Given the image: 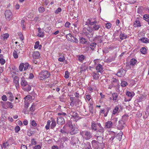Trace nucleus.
Listing matches in <instances>:
<instances>
[{
  "instance_id": "nucleus-17",
  "label": "nucleus",
  "mask_w": 149,
  "mask_h": 149,
  "mask_svg": "<svg viewBox=\"0 0 149 149\" xmlns=\"http://www.w3.org/2000/svg\"><path fill=\"white\" fill-rule=\"evenodd\" d=\"M40 55V54L38 51H34L33 54V57L34 58L37 59L38 58Z\"/></svg>"
},
{
  "instance_id": "nucleus-41",
  "label": "nucleus",
  "mask_w": 149,
  "mask_h": 149,
  "mask_svg": "<svg viewBox=\"0 0 149 149\" xmlns=\"http://www.w3.org/2000/svg\"><path fill=\"white\" fill-rule=\"evenodd\" d=\"M13 56L15 59L17 58L18 57L17 51L14 50L13 53Z\"/></svg>"
},
{
  "instance_id": "nucleus-30",
  "label": "nucleus",
  "mask_w": 149,
  "mask_h": 149,
  "mask_svg": "<svg viewBox=\"0 0 149 149\" xmlns=\"http://www.w3.org/2000/svg\"><path fill=\"white\" fill-rule=\"evenodd\" d=\"M118 97V95L117 93H113L112 94V100L113 101H116Z\"/></svg>"
},
{
  "instance_id": "nucleus-53",
  "label": "nucleus",
  "mask_w": 149,
  "mask_h": 149,
  "mask_svg": "<svg viewBox=\"0 0 149 149\" xmlns=\"http://www.w3.org/2000/svg\"><path fill=\"white\" fill-rule=\"evenodd\" d=\"M109 110H110V109L109 108L107 107V108L106 112H105L104 113V117H106L107 116V114H108V113Z\"/></svg>"
},
{
  "instance_id": "nucleus-11",
  "label": "nucleus",
  "mask_w": 149,
  "mask_h": 149,
  "mask_svg": "<svg viewBox=\"0 0 149 149\" xmlns=\"http://www.w3.org/2000/svg\"><path fill=\"white\" fill-rule=\"evenodd\" d=\"M98 22L97 21V22L95 23L93 25V29L95 31H97L101 27L100 25L98 24Z\"/></svg>"
},
{
  "instance_id": "nucleus-35",
  "label": "nucleus",
  "mask_w": 149,
  "mask_h": 149,
  "mask_svg": "<svg viewBox=\"0 0 149 149\" xmlns=\"http://www.w3.org/2000/svg\"><path fill=\"white\" fill-rule=\"evenodd\" d=\"M71 40L73 41H71L72 42L77 43H78L79 41L77 39V38H76V37H74V36H72L71 37Z\"/></svg>"
},
{
  "instance_id": "nucleus-44",
  "label": "nucleus",
  "mask_w": 149,
  "mask_h": 149,
  "mask_svg": "<svg viewBox=\"0 0 149 149\" xmlns=\"http://www.w3.org/2000/svg\"><path fill=\"white\" fill-rule=\"evenodd\" d=\"M51 123V121L50 120H48L47 121V124L45 127V128L46 130H48L49 129L50 127Z\"/></svg>"
},
{
  "instance_id": "nucleus-25",
  "label": "nucleus",
  "mask_w": 149,
  "mask_h": 149,
  "mask_svg": "<svg viewBox=\"0 0 149 149\" xmlns=\"http://www.w3.org/2000/svg\"><path fill=\"white\" fill-rule=\"evenodd\" d=\"M5 105L7 107H9L11 109H12L13 107V104L8 101L6 102L5 103Z\"/></svg>"
},
{
  "instance_id": "nucleus-36",
  "label": "nucleus",
  "mask_w": 149,
  "mask_h": 149,
  "mask_svg": "<svg viewBox=\"0 0 149 149\" xmlns=\"http://www.w3.org/2000/svg\"><path fill=\"white\" fill-rule=\"evenodd\" d=\"M25 23L24 20H22L21 21V26L23 30H25L26 27L25 26Z\"/></svg>"
},
{
  "instance_id": "nucleus-7",
  "label": "nucleus",
  "mask_w": 149,
  "mask_h": 149,
  "mask_svg": "<svg viewBox=\"0 0 149 149\" xmlns=\"http://www.w3.org/2000/svg\"><path fill=\"white\" fill-rule=\"evenodd\" d=\"M19 77L16 76H15L13 78V83L15 84L16 88L17 89H18L19 86Z\"/></svg>"
},
{
  "instance_id": "nucleus-20",
  "label": "nucleus",
  "mask_w": 149,
  "mask_h": 149,
  "mask_svg": "<svg viewBox=\"0 0 149 149\" xmlns=\"http://www.w3.org/2000/svg\"><path fill=\"white\" fill-rule=\"evenodd\" d=\"M118 80L115 78H113L111 81V83L112 85L114 86H116L118 84Z\"/></svg>"
},
{
  "instance_id": "nucleus-23",
  "label": "nucleus",
  "mask_w": 149,
  "mask_h": 149,
  "mask_svg": "<svg viewBox=\"0 0 149 149\" xmlns=\"http://www.w3.org/2000/svg\"><path fill=\"white\" fill-rule=\"evenodd\" d=\"M123 134V133L122 132H120L118 133L116 136V137L118 139L119 141L121 140L122 139V136Z\"/></svg>"
},
{
  "instance_id": "nucleus-6",
  "label": "nucleus",
  "mask_w": 149,
  "mask_h": 149,
  "mask_svg": "<svg viewBox=\"0 0 149 149\" xmlns=\"http://www.w3.org/2000/svg\"><path fill=\"white\" fill-rule=\"evenodd\" d=\"M5 15L6 18L8 20H9L13 16L12 12L8 10L6 11Z\"/></svg>"
},
{
  "instance_id": "nucleus-49",
  "label": "nucleus",
  "mask_w": 149,
  "mask_h": 149,
  "mask_svg": "<svg viewBox=\"0 0 149 149\" xmlns=\"http://www.w3.org/2000/svg\"><path fill=\"white\" fill-rule=\"evenodd\" d=\"M69 75L70 74L69 72L67 71H65V75L64 76L65 77L66 79H68L69 77Z\"/></svg>"
},
{
  "instance_id": "nucleus-47",
  "label": "nucleus",
  "mask_w": 149,
  "mask_h": 149,
  "mask_svg": "<svg viewBox=\"0 0 149 149\" xmlns=\"http://www.w3.org/2000/svg\"><path fill=\"white\" fill-rule=\"evenodd\" d=\"M86 35L88 38H90L93 36V32H90V33H86Z\"/></svg>"
},
{
  "instance_id": "nucleus-38",
  "label": "nucleus",
  "mask_w": 149,
  "mask_h": 149,
  "mask_svg": "<svg viewBox=\"0 0 149 149\" xmlns=\"http://www.w3.org/2000/svg\"><path fill=\"white\" fill-rule=\"evenodd\" d=\"M146 96L145 95H141L139 97V99H138V101L141 102L144 100L146 98Z\"/></svg>"
},
{
  "instance_id": "nucleus-34",
  "label": "nucleus",
  "mask_w": 149,
  "mask_h": 149,
  "mask_svg": "<svg viewBox=\"0 0 149 149\" xmlns=\"http://www.w3.org/2000/svg\"><path fill=\"white\" fill-rule=\"evenodd\" d=\"M141 41L144 43H148L149 42V40L147 38L143 37L140 39Z\"/></svg>"
},
{
  "instance_id": "nucleus-26",
  "label": "nucleus",
  "mask_w": 149,
  "mask_h": 149,
  "mask_svg": "<svg viewBox=\"0 0 149 149\" xmlns=\"http://www.w3.org/2000/svg\"><path fill=\"white\" fill-rule=\"evenodd\" d=\"M77 57L79 61L81 63L83 62L85 58L84 56L83 55H79Z\"/></svg>"
},
{
  "instance_id": "nucleus-45",
  "label": "nucleus",
  "mask_w": 149,
  "mask_h": 149,
  "mask_svg": "<svg viewBox=\"0 0 149 149\" xmlns=\"http://www.w3.org/2000/svg\"><path fill=\"white\" fill-rule=\"evenodd\" d=\"M38 11L39 13H42L45 10V8L42 7H40L38 9Z\"/></svg>"
},
{
  "instance_id": "nucleus-21",
  "label": "nucleus",
  "mask_w": 149,
  "mask_h": 149,
  "mask_svg": "<svg viewBox=\"0 0 149 149\" xmlns=\"http://www.w3.org/2000/svg\"><path fill=\"white\" fill-rule=\"evenodd\" d=\"M119 37L120 39L122 40L127 38V35L125 34L124 33H122V31H121Z\"/></svg>"
},
{
  "instance_id": "nucleus-18",
  "label": "nucleus",
  "mask_w": 149,
  "mask_h": 149,
  "mask_svg": "<svg viewBox=\"0 0 149 149\" xmlns=\"http://www.w3.org/2000/svg\"><path fill=\"white\" fill-rule=\"evenodd\" d=\"M87 22L90 25L92 26L97 22V21L96 20L93 21V19L91 18L88 19Z\"/></svg>"
},
{
  "instance_id": "nucleus-48",
  "label": "nucleus",
  "mask_w": 149,
  "mask_h": 149,
  "mask_svg": "<svg viewBox=\"0 0 149 149\" xmlns=\"http://www.w3.org/2000/svg\"><path fill=\"white\" fill-rule=\"evenodd\" d=\"M24 64L22 63L20 64L19 67V70L20 71H22L23 70V68H24Z\"/></svg>"
},
{
  "instance_id": "nucleus-42",
  "label": "nucleus",
  "mask_w": 149,
  "mask_h": 149,
  "mask_svg": "<svg viewBox=\"0 0 149 149\" xmlns=\"http://www.w3.org/2000/svg\"><path fill=\"white\" fill-rule=\"evenodd\" d=\"M140 52L142 54H145L146 53V49L144 47H142L140 49Z\"/></svg>"
},
{
  "instance_id": "nucleus-37",
  "label": "nucleus",
  "mask_w": 149,
  "mask_h": 149,
  "mask_svg": "<svg viewBox=\"0 0 149 149\" xmlns=\"http://www.w3.org/2000/svg\"><path fill=\"white\" fill-rule=\"evenodd\" d=\"M143 17L145 20L148 22V23L149 24V15L146 14L144 15Z\"/></svg>"
},
{
  "instance_id": "nucleus-64",
  "label": "nucleus",
  "mask_w": 149,
  "mask_h": 149,
  "mask_svg": "<svg viewBox=\"0 0 149 149\" xmlns=\"http://www.w3.org/2000/svg\"><path fill=\"white\" fill-rule=\"evenodd\" d=\"M31 124L33 126H36L37 125V123H36L34 120H33L31 122Z\"/></svg>"
},
{
  "instance_id": "nucleus-32",
  "label": "nucleus",
  "mask_w": 149,
  "mask_h": 149,
  "mask_svg": "<svg viewBox=\"0 0 149 149\" xmlns=\"http://www.w3.org/2000/svg\"><path fill=\"white\" fill-rule=\"evenodd\" d=\"M96 43L95 42L91 43L90 45V47L92 50H94L96 47Z\"/></svg>"
},
{
  "instance_id": "nucleus-4",
  "label": "nucleus",
  "mask_w": 149,
  "mask_h": 149,
  "mask_svg": "<svg viewBox=\"0 0 149 149\" xmlns=\"http://www.w3.org/2000/svg\"><path fill=\"white\" fill-rule=\"evenodd\" d=\"M125 125V122L123 120H121L119 121L118 124L117 125V127L119 130H122Z\"/></svg>"
},
{
  "instance_id": "nucleus-40",
  "label": "nucleus",
  "mask_w": 149,
  "mask_h": 149,
  "mask_svg": "<svg viewBox=\"0 0 149 149\" xmlns=\"http://www.w3.org/2000/svg\"><path fill=\"white\" fill-rule=\"evenodd\" d=\"M72 35L70 33H69L68 34H67L66 36V38L68 40L70 41H73L72 40H71V37Z\"/></svg>"
},
{
  "instance_id": "nucleus-50",
  "label": "nucleus",
  "mask_w": 149,
  "mask_h": 149,
  "mask_svg": "<svg viewBox=\"0 0 149 149\" xmlns=\"http://www.w3.org/2000/svg\"><path fill=\"white\" fill-rule=\"evenodd\" d=\"M93 106L92 105H91L89 106V112L91 113H93Z\"/></svg>"
},
{
  "instance_id": "nucleus-10",
  "label": "nucleus",
  "mask_w": 149,
  "mask_h": 149,
  "mask_svg": "<svg viewBox=\"0 0 149 149\" xmlns=\"http://www.w3.org/2000/svg\"><path fill=\"white\" fill-rule=\"evenodd\" d=\"M57 123L58 124H63L65 123V120L64 118L61 116H59L57 118Z\"/></svg>"
},
{
  "instance_id": "nucleus-8",
  "label": "nucleus",
  "mask_w": 149,
  "mask_h": 149,
  "mask_svg": "<svg viewBox=\"0 0 149 149\" xmlns=\"http://www.w3.org/2000/svg\"><path fill=\"white\" fill-rule=\"evenodd\" d=\"M79 140L77 138L73 136L71 138L70 143L73 146H75L76 144L78 143Z\"/></svg>"
},
{
  "instance_id": "nucleus-33",
  "label": "nucleus",
  "mask_w": 149,
  "mask_h": 149,
  "mask_svg": "<svg viewBox=\"0 0 149 149\" xmlns=\"http://www.w3.org/2000/svg\"><path fill=\"white\" fill-rule=\"evenodd\" d=\"M79 42L82 44H86L87 41L83 37L81 38L79 40Z\"/></svg>"
},
{
  "instance_id": "nucleus-24",
  "label": "nucleus",
  "mask_w": 149,
  "mask_h": 149,
  "mask_svg": "<svg viewBox=\"0 0 149 149\" xmlns=\"http://www.w3.org/2000/svg\"><path fill=\"white\" fill-rule=\"evenodd\" d=\"M70 114L74 118H78V114L76 112L71 111L70 113Z\"/></svg>"
},
{
  "instance_id": "nucleus-57",
  "label": "nucleus",
  "mask_w": 149,
  "mask_h": 149,
  "mask_svg": "<svg viewBox=\"0 0 149 149\" xmlns=\"http://www.w3.org/2000/svg\"><path fill=\"white\" fill-rule=\"evenodd\" d=\"M39 41H37L35 43L34 47L35 49H37L39 46Z\"/></svg>"
},
{
  "instance_id": "nucleus-54",
  "label": "nucleus",
  "mask_w": 149,
  "mask_h": 149,
  "mask_svg": "<svg viewBox=\"0 0 149 149\" xmlns=\"http://www.w3.org/2000/svg\"><path fill=\"white\" fill-rule=\"evenodd\" d=\"M68 126L70 127V128L74 126L72 124V123L71 121H69L67 123Z\"/></svg>"
},
{
  "instance_id": "nucleus-39",
  "label": "nucleus",
  "mask_w": 149,
  "mask_h": 149,
  "mask_svg": "<svg viewBox=\"0 0 149 149\" xmlns=\"http://www.w3.org/2000/svg\"><path fill=\"white\" fill-rule=\"evenodd\" d=\"M52 124L51 125V129H54L56 125V121L54 120H52Z\"/></svg>"
},
{
  "instance_id": "nucleus-19",
  "label": "nucleus",
  "mask_w": 149,
  "mask_h": 149,
  "mask_svg": "<svg viewBox=\"0 0 149 149\" xmlns=\"http://www.w3.org/2000/svg\"><path fill=\"white\" fill-rule=\"evenodd\" d=\"M96 125L97 124L95 122L93 121L92 122L91 128L92 130H93L95 131L97 130Z\"/></svg>"
},
{
  "instance_id": "nucleus-61",
  "label": "nucleus",
  "mask_w": 149,
  "mask_h": 149,
  "mask_svg": "<svg viewBox=\"0 0 149 149\" xmlns=\"http://www.w3.org/2000/svg\"><path fill=\"white\" fill-rule=\"evenodd\" d=\"M2 100L4 101H6L7 100V97L5 95H3L1 97Z\"/></svg>"
},
{
  "instance_id": "nucleus-62",
  "label": "nucleus",
  "mask_w": 149,
  "mask_h": 149,
  "mask_svg": "<svg viewBox=\"0 0 149 149\" xmlns=\"http://www.w3.org/2000/svg\"><path fill=\"white\" fill-rule=\"evenodd\" d=\"M3 145L4 148H6L9 146V145L8 142L4 143Z\"/></svg>"
},
{
  "instance_id": "nucleus-27",
  "label": "nucleus",
  "mask_w": 149,
  "mask_h": 149,
  "mask_svg": "<svg viewBox=\"0 0 149 149\" xmlns=\"http://www.w3.org/2000/svg\"><path fill=\"white\" fill-rule=\"evenodd\" d=\"M137 60L134 58H132L131 59L130 61V64L131 65L134 66L137 62Z\"/></svg>"
},
{
  "instance_id": "nucleus-31",
  "label": "nucleus",
  "mask_w": 149,
  "mask_h": 149,
  "mask_svg": "<svg viewBox=\"0 0 149 149\" xmlns=\"http://www.w3.org/2000/svg\"><path fill=\"white\" fill-rule=\"evenodd\" d=\"M134 26L135 27H139L141 26V24L140 22L139 21H136L134 22Z\"/></svg>"
},
{
  "instance_id": "nucleus-43",
  "label": "nucleus",
  "mask_w": 149,
  "mask_h": 149,
  "mask_svg": "<svg viewBox=\"0 0 149 149\" xmlns=\"http://www.w3.org/2000/svg\"><path fill=\"white\" fill-rule=\"evenodd\" d=\"M121 86L123 87H125L127 86L128 83L127 82L125 81H122L121 83Z\"/></svg>"
},
{
  "instance_id": "nucleus-2",
  "label": "nucleus",
  "mask_w": 149,
  "mask_h": 149,
  "mask_svg": "<svg viewBox=\"0 0 149 149\" xmlns=\"http://www.w3.org/2000/svg\"><path fill=\"white\" fill-rule=\"evenodd\" d=\"M80 134L84 138L87 140L90 139L92 137V133L88 130L81 132H80Z\"/></svg>"
},
{
  "instance_id": "nucleus-15",
  "label": "nucleus",
  "mask_w": 149,
  "mask_h": 149,
  "mask_svg": "<svg viewBox=\"0 0 149 149\" xmlns=\"http://www.w3.org/2000/svg\"><path fill=\"white\" fill-rule=\"evenodd\" d=\"M126 95L127 96L130 98L129 99V101L131 100V99L135 95V94L134 92H130L127 91L126 93Z\"/></svg>"
},
{
  "instance_id": "nucleus-13",
  "label": "nucleus",
  "mask_w": 149,
  "mask_h": 149,
  "mask_svg": "<svg viewBox=\"0 0 149 149\" xmlns=\"http://www.w3.org/2000/svg\"><path fill=\"white\" fill-rule=\"evenodd\" d=\"M113 126L112 122L110 121H108L105 124V128H111Z\"/></svg>"
},
{
  "instance_id": "nucleus-46",
  "label": "nucleus",
  "mask_w": 149,
  "mask_h": 149,
  "mask_svg": "<svg viewBox=\"0 0 149 149\" xmlns=\"http://www.w3.org/2000/svg\"><path fill=\"white\" fill-rule=\"evenodd\" d=\"M118 108L117 107H115L113 110V114L115 115L117 113L118 110Z\"/></svg>"
},
{
  "instance_id": "nucleus-14",
  "label": "nucleus",
  "mask_w": 149,
  "mask_h": 149,
  "mask_svg": "<svg viewBox=\"0 0 149 149\" xmlns=\"http://www.w3.org/2000/svg\"><path fill=\"white\" fill-rule=\"evenodd\" d=\"M6 94L9 97V100L12 101L14 100V96L11 92H8Z\"/></svg>"
},
{
  "instance_id": "nucleus-63",
  "label": "nucleus",
  "mask_w": 149,
  "mask_h": 149,
  "mask_svg": "<svg viewBox=\"0 0 149 149\" xmlns=\"http://www.w3.org/2000/svg\"><path fill=\"white\" fill-rule=\"evenodd\" d=\"M29 103L27 102L25 103L24 107L25 109H27L29 107Z\"/></svg>"
},
{
  "instance_id": "nucleus-58",
  "label": "nucleus",
  "mask_w": 149,
  "mask_h": 149,
  "mask_svg": "<svg viewBox=\"0 0 149 149\" xmlns=\"http://www.w3.org/2000/svg\"><path fill=\"white\" fill-rule=\"evenodd\" d=\"M29 64L28 63H26L24 64V70L27 69L29 67Z\"/></svg>"
},
{
  "instance_id": "nucleus-28",
  "label": "nucleus",
  "mask_w": 149,
  "mask_h": 149,
  "mask_svg": "<svg viewBox=\"0 0 149 149\" xmlns=\"http://www.w3.org/2000/svg\"><path fill=\"white\" fill-rule=\"evenodd\" d=\"M38 29V36L40 37H43L44 36V32L41 31L40 29Z\"/></svg>"
},
{
  "instance_id": "nucleus-52",
  "label": "nucleus",
  "mask_w": 149,
  "mask_h": 149,
  "mask_svg": "<svg viewBox=\"0 0 149 149\" xmlns=\"http://www.w3.org/2000/svg\"><path fill=\"white\" fill-rule=\"evenodd\" d=\"M99 132L101 133H103L104 132V129L102 126L99 127V131H98L97 132Z\"/></svg>"
},
{
  "instance_id": "nucleus-59",
  "label": "nucleus",
  "mask_w": 149,
  "mask_h": 149,
  "mask_svg": "<svg viewBox=\"0 0 149 149\" xmlns=\"http://www.w3.org/2000/svg\"><path fill=\"white\" fill-rule=\"evenodd\" d=\"M61 11V8H58L55 11L56 14H58Z\"/></svg>"
},
{
  "instance_id": "nucleus-1",
  "label": "nucleus",
  "mask_w": 149,
  "mask_h": 149,
  "mask_svg": "<svg viewBox=\"0 0 149 149\" xmlns=\"http://www.w3.org/2000/svg\"><path fill=\"white\" fill-rule=\"evenodd\" d=\"M50 76L49 72L46 70H43L39 73L38 78L40 80H43L49 77Z\"/></svg>"
},
{
  "instance_id": "nucleus-3",
  "label": "nucleus",
  "mask_w": 149,
  "mask_h": 149,
  "mask_svg": "<svg viewBox=\"0 0 149 149\" xmlns=\"http://www.w3.org/2000/svg\"><path fill=\"white\" fill-rule=\"evenodd\" d=\"M21 85L22 87H25L28 85L27 87L25 88L26 91L28 92L31 89V86L28 84V83L26 81V79L24 77H22L21 78Z\"/></svg>"
},
{
  "instance_id": "nucleus-29",
  "label": "nucleus",
  "mask_w": 149,
  "mask_h": 149,
  "mask_svg": "<svg viewBox=\"0 0 149 149\" xmlns=\"http://www.w3.org/2000/svg\"><path fill=\"white\" fill-rule=\"evenodd\" d=\"M103 37L99 36L96 37L95 40H96L98 42L101 43L103 41Z\"/></svg>"
},
{
  "instance_id": "nucleus-51",
  "label": "nucleus",
  "mask_w": 149,
  "mask_h": 149,
  "mask_svg": "<svg viewBox=\"0 0 149 149\" xmlns=\"http://www.w3.org/2000/svg\"><path fill=\"white\" fill-rule=\"evenodd\" d=\"M111 26V24L110 23H107L106 24L105 27L107 29H110Z\"/></svg>"
},
{
  "instance_id": "nucleus-12",
  "label": "nucleus",
  "mask_w": 149,
  "mask_h": 149,
  "mask_svg": "<svg viewBox=\"0 0 149 149\" xmlns=\"http://www.w3.org/2000/svg\"><path fill=\"white\" fill-rule=\"evenodd\" d=\"M96 70L98 72L100 73L102 72V70H103V67L100 64H98L96 66Z\"/></svg>"
},
{
  "instance_id": "nucleus-16",
  "label": "nucleus",
  "mask_w": 149,
  "mask_h": 149,
  "mask_svg": "<svg viewBox=\"0 0 149 149\" xmlns=\"http://www.w3.org/2000/svg\"><path fill=\"white\" fill-rule=\"evenodd\" d=\"M9 36V34L8 33H5L2 34L1 36V39L3 40H6Z\"/></svg>"
},
{
  "instance_id": "nucleus-55",
  "label": "nucleus",
  "mask_w": 149,
  "mask_h": 149,
  "mask_svg": "<svg viewBox=\"0 0 149 149\" xmlns=\"http://www.w3.org/2000/svg\"><path fill=\"white\" fill-rule=\"evenodd\" d=\"M32 98V97L30 95H28L26 96L24 98V99L26 100H31Z\"/></svg>"
},
{
  "instance_id": "nucleus-22",
  "label": "nucleus",
  "mask_w": 149,
  "mask_h": 149,
  "mask_svg": "<svg viewBox=\"0 0 149 149\" xmlns=\"http://www.w3.org/2000/svg\"><path fill=\"white\" fill-rule=\"evenodd\" d=\"M99 74L98 72H94L93 73V79L97 80L99 79Z\"/></svg>"
},
{
  "instance_id": "nucleus-5",
  "label": "nucleus",
  "mask_w": 149,
  "mask_h": 149,
  "mask_svg": "<svg viewBox=\"0 0 149 149\" xmlns=\"http://www.w3.org/2000/svg\"><path fill=\"white\" fill-rule=\"evenodd\" d=\"M70 129V130L69 132L71 135L76 134L78 133L79 131V130L77 127L75 126L72 127Z\"/></svg>"
},
{
  "instance_id": "nucleus-60",
  "label": "nucleus",
  "mask_w": 149,
  "mask_h": 149,
  "mask_svg": "<svg viewBox=\"0 0 149 149\" xmlns=\"http://www.w3.org/2000/svg\"><path fill=\"white\" fill-rule=\"evenodd\" d=\"M20 130V128L18 126H16L15 128V131L17 133Z\"/></svg>"
},
{
  "instance_id": "nucleus-56",
  "label": "nucleus",
  "mask_w": 149,
  "mask_h": 149,
  "mask_svg": "<svg viewBox=\"0 0 149 149\" xmlns=\"http://www.w3.org/2000/svg\"><path fill=\"white\" fill-rule=\"evenodd\" d=\"M35 105H34L33 104L32 105L31 107L30 108V110L32 111L33 112L35 109Z\"/></svg>"
},
{
  "instance_id": "nucleus-9",
  "label": "nucleus",
  "mask_w": 149,
  "mask_h": 149,
  "mask_svg": "<svg viewBox=\"0 0 149 149\" xmlns=\"http://www.w3.org/2000/svg\"><path fill=\"white\" fill-rule=\"evenodd\" d=\"M126 71L123 68L120 69L117 73L116 75L118 77H122L124 76L125 74Z\"/></svg>"
}]
</instances>
